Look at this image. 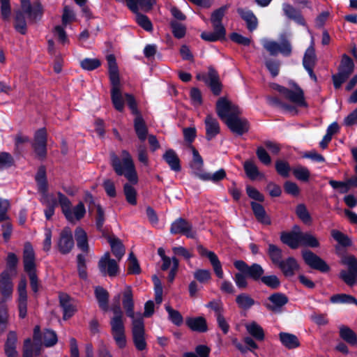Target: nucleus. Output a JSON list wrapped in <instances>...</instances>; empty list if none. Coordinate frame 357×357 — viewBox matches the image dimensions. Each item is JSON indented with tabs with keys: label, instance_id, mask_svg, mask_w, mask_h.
<instances>
[{
	"label": "nucleus",
	"instance_id": "1",
	"mask_svg": "<svg viewBox=\"0 0 357 357\" xmlns=\"http://www.w3.org/2000/svg\"><path fill=\"white\" fill-rule=\"evenodd\" d=\"M123 158L121 159L115 153L111 155L110 165L117 176H123L129 183H126L123 186V193L126 202L132 205L137 204L136 189L132 185H136L139 178L133 160L128 151H122Z\"/></svg>",
	"mask_w": 357,
	"mask_h": 357
},
{
	"label": "nucleus",
	"instance_id": "2",
	"mask_svg": "<svg viewBox=\"0 0 357 357\" xmlns=\"http://www.w3.org/2000/svg\"><path fill=\"white\" fill-rule=\"evenodd\" d=\"M234 266L238 271L234 274L233 279L239 289H245L248 287V279L255 282H261L265 272L261 264L252 263L249 265L241 259L235 260Z\"/></svg>",
	"mask_w": 357,
	"mask_h": 357
},
{
	"label": "nucleus",
	"instance_id": "3",
	"mask_svg": "<svg viewBox=\"0 0 357 357\" xmlns=\"http://www.w3.org/2000/svg\"><path fill=\"white\" fill-rule=\"evenodd\" d=\"M289 85L293 87L294 90L289 89L277 83H273L271 88L296 105H293L284 102L282 109L291 113L292 115H297L298 114L297 107L306 108L308 107V104L305 100L304 91L298 84L294 81L291 80Z\"/></svg>",
	"mask_w": 357,
	"mask_h": 357
},
{
	"label": "nucleus",
	"instance_id": "4",
	"mask_svg": "<svg viewBox=\"0 0 357 357\" xmlns=\"http://www.w3.org/2000/svg\"><path fill=\"white\" fill-rule=\"evenodd\" d=\"M108 65V73L111 88V100L112 105L118 112H123L124 109V100L120 89V76L116 59L113 54L106 56Z\"/></svg>",
	"mask_w": 357,
	"mask_h": 357
},
{
	"label": "nucleus",
	"instance_id": "5",
	"mask_svg": "<svg viewBox=\"0 0 357 357\" xmlns=\"http://www.w3.org/2000/svg\"><path fill=\"white\" fill-rule=\"evenodd\" d=\"M111 310L114 314L109 321L111 333L118 347L123 349L127 343L123 312L119 304L113 305Z\"/></svg>",
	"mask_w": 357,
	"mask_h": 357
},
{
	"label": "nucleus",
	"instance_id": "6",
	"mask_svg": "<svg viewBox=\"0 0 357 357\" xmlns=\"http://www.w3.org/2000/svg\"><path fill=\"white\" fill-rule=\"evenodd\" d=\"M22 259L24 271L29 278L31 288L36 293L38 291L39 284L36 274V254L30 242H26L24 245Z\"/></svg>",
	"mask_w": 357,
	"mask_h": 357
},
{
	"label": "nucleus",
	"instance_id": "7",
	"mask_svg": "<svg viewBox=\"0 0 357 357\" xmlns=\"http://www.w3.org/2000/svg\"><path fill=\"white\" fill-rule=\"evenodd\" d=\"M245 190L248 196L255 200L250 202V206L256 220L263 225H270L271 224L270 217L267 215L264 207L258 203L264 202V195L251 185H247Z\"/></svg>",
	"mask_w": 357,
	"mask_h": 357
},
{
	"label": "nucleus",
	"instance_id": "8",
	"mask_svg": "<svg viewBox=\"0 0 357 357\" xmlns=\"http://www.w3.org/2000/svg\"><path fill=\"white\" fill-rule=\"evenodd\" d=\"M341 262L347 270H341L339 278L349 287H354L357 284V257L354 255H345Z\"/></svg>",
	"mask_w": 357,
	"mask_h": 357
},
{
	"label": "nucleus",
	"instance_id": "9",
	"mask_svg": "<svg viewBox=\"0 0 357 357\" xmlns=\"http://www.w3.org/2000/svg\"><path fill=\"white\" fill-rule=\"evenodd\" d=\"M132 338L137 351H142L147 349L144 322L142 317L134 319L132 323Z\"/></svg>",
	"mask_w": 357,
	"mask_h": 357
},
{
	"label": "nucleus",
	"instance_id": "10",
	"mask_svg": "<svg viewBox=\"0 0 357 357\" xmlns=\"http://www.w3.org/2000/svg\"><path fill=\"white\" fill-rule=\"evenodd\" d=\"M262 46L273 56H276L280 53L284 56L287 57L292 52L291 44L287 39L282 40L280 43L274 40L264 39L262 40Z\"/></svg>",
	"mask_w": 357,
	"mask_h": 357
},
{
	"label": "nucleus",
	"instance_id": "11",
	"mask_svg": "<svg viewBox=\"0 0 357 357\" xmlns=\"http://www.w3.org/2000/svg\"><path fill=\"white\" fill-rule=\"evenodd\" d=\"M301 256L305 264L310 268L326 273L330 271V266L319 256L310 250L301 251Z\"/></svg>",
	"mask_w": 357,
	"mask_h": 357
},
{
	"label": "nucleus",
	"instance_id": "12",
	"mask_svg": "<svg viewBox=\"0 0 357 357\" xmlns=\"http://www.w3.org/2000/svg\"><path fill=\"white\" fill-rule=\"evenodd\" d=\"M169 231L172 234H180L192 239L195 238L197 235L192 224L183 218H178L172 222Z\"/></svg>",
	"mask_w": 357,
	"mask_h": 357
},
{
	"label": "nucleus",
	"instance_id": "13",
	"mask_svg": "<svg viewBox=\"0 0 357 357\" xmlns=\"http://www.w3.org/2000/svg\"><path fill=\"white\" fill-rule=\"evenodd\" d=\"M20 11L28 15L29 22L35 23L41 20L43 8L40 2L35 1L31 4L30 0H20Z\"/></svg>",
	"mask_w": 357,
	"mask_h": 357
},
{
	"label": "nucleus",
	"instance_id": "14",
	"mask_svg": "<svg viewBox=\"0 0 357 357\" xmlns=\"http://www.w3.org/2000/svg\"><path fill=\"white\" fill-rule=\"evenodd\" d=\"M74 240L73 233L70 227H64L56 242V248L59 252L62 255H67L71 252L74 247Z\"/></svg>",
	"mask_w": 357,
	"mask_h": 357
},
{
	"label": "nucleus",
	"instance_id": "15",
	"mask_svg": "<svg viewBox=\"0 0 357 357\" xmlns=\"http://www.w3.org/2000/svg\"><path fill=\"white\" fill-rule=\"evenodd\" d=\"M27 281L25 277L21 278L17 285L18 298L17 300L19 317L24 319L27 314Z\"/></svg>",
	"mask_w": 357,
	"mask_h": 357
},
{
	"label": "nucleus",
	"instance_id": "16",
	"mask_svg": "<svg viewBox=\"0 0 357 357\" xmlns=\"http://www.w3.org/2000/svg\"><path fill=\"white\" fill-rule=\"evenodd\" d=\"M98 266L103 275H108L109 277H115L119 271V266L117 262L110 258L109 252H105L100 258Z\"/></svg>",
	"mask_w": 357,
	"mask_h": 357
},
{
	"label": "nucleus",
	"instance_id": "17",
	"mask_svg": "<svg viewBox=\"0 0 357 357\" xmlns=\"http://www.w3.org/2000/svg\"><path fill=\"white\" fill-rule=\"evenodd\" d=\"M225 123L231 132L240 136L248 132L250 130V123L245 118L233 116L226 119Z\"/></svg>",
	"mask_w": 357,
	"mask_h": 357
},
{
	"label": "nucleus",
	"instance_id": "18",
	"mask_svg": "<svg viewBox=\"0 0 357 357\" xmlns=\"http://www.w3.org/2000/svg\"><path fill=\"white\" fill-rule=\"evenodd\" d=\"M59 305L63 310V319L67 320L71 318L77 311L73 303V298L67 294L60 293L59 295Z\"/></svg>",
	"mask_w": 357,
	"mask_h": 357
},
{
	"label": "nucleus",
	"instance_id": "19",
	"mask_svg": "<svg viewBox=\"0 0 357 357\" xmlns=\"http://www.w3.org/2000/svg\"><path fill=\"white\" fill-rule=\"evenodd\" d=\"M282 8L284 15L288 20H292L296 24L301 26L306 25L305 20L300 10L296 8L292 5L288 3H283L282 5Z\"/></svg>",
	"mask_w": 357,
	"mask_h": 357
},
{
	"label": "nucleus",
	"instance_id": "20",
	"mask_svg": "<svg viewBox=\"0 0 357 357\" xmlns=\"http://www.w3.org/2000/svg\"><path fill=\"white\" fill-rule=\"evenodd\" d=\"M276 266L287 278L294 275L295 272L300 268L297 260L294 257H288L285 259H282Z\"/></svg>",
	"mask_w": 357,
	"mask_h": 357
},
{
	"label": "nucleus",
	"instance_id": "21",
	"mask_svg": "<svg viewBox=\"0 0 357 357\" xmlns=\"http://www.w3.org/2000/svg\"><path fill=\"white\" fill-rule=\"evenodd\" d=\"M13 291V284L8 271H2L0 274L1 298L10 300Z\"/></svg>",
	"mask_w": 357,
	"mask_h": 357
},
{
	"label": "nucleus",
	"instance_id": "22",
	"mask_svg": "<svg viewBox=\"0 0 357 357\" xmlns=\"http://www.w3.org/2000/svg\"><path fill=\"white\" fill-rule=\"evenodd\" d=\"M206 86L215 96L220 95L222 90V84L220 80L218 71L212 66H209V79Z\"/></svg>",
	"mask_w": 357,
	"mask_h": 357
},
{
	"label": "nucleus",
	"instance_id": "23",
	"mask_svg": "<svg viewBox=\"0 0 357 357\" xmlns=\"http://www.w3.org/2000/svg\"><path fill=\"white\" fill-rule=\"evenodd\" d=\"M17 335L15 331H10L4 344L3 349L6 357H19L17 351Z\"/></svg>",
	"mask_w": 357,
	"mask_h": 357
},
{
	"label": "nucleus",
	"instance_id": "24",
	"mask_svg": "<svg viewBox=\"0 0 357 357\" xmlns=\"http://www.w3.org/2000/svg\"><path fill=\"white\" fill-rule=\"evenodd\" d=\"M236 12L241 18L245 22L246 27L249 31L252 32L257 29L258 26V20L251 10L238 8Z\"/></svg>",
	"mask_w": 357,
	"mask_h": 357
},
{
	"label": "nucleus",
	"instance_id": "25",
	"mask_svg": "<svg viewBox=\"0 0 357 357\" xmlns=\"http://www.w3.org/2000/svg\"><path fill=\"white\" fill-rule=\"evenodd\" d=\"M122 305L127 317L134 319V301L132 288L127 286L123 292Z\"/></svg>",
	"mask_w": 357,
	"mask_h": 357
},
{
	"label": "nucleus",
	"instance_id": "26",
	"mask_svg": "<svg viewBox=\"0 0 357 357\" xmlns=\"http://www.w3.org/2000/svg\"><path fill=\"white\" fill-rule=\"evenodd\" d=\"M301 231H283L280 234V241L291 249H297L301 244Z\"/></svg>",
	"mask_w": 357,
	"mask_h": 357
},
{
	"label": "nucleus",
	"instance_id": "27",
	"mask_svg": "<svg viewBox=\"0 0 357 357\" xmlns=\"http://www.w3.org/2000/svg\"><path fill=\"white\" fill-rule=\"evenodd\" d=\"M206 139L211 141L220 132V125L218 120L208 114L205 119Z\"/></svg>",
	"mask_w": 357,
	"mask_h": 357
},
{
	"label": "nucleus",
	"instance_id": "28",
	"mask_svg": "<svg viewBox=\"0 0 357 357\" xmlns=\"http://www.w3.org/2000/svg\"><path fill=\"white\" fill-rule=\"evenodd\" d=\"M185 324L195 332L205 333L208 331L206 320L203 317H187Z\"/></svg>",
	"mask_w": 357,
	"mask_h": 357
},
{
	"label": "nucleus",
	"instance_id": "29",
	"mask_svg": "<svg viewBox=\"0 0 357 357\" xmlns=\"http://www.w3.org/2000/svg\"><path fill=\"white\" fill-rule=\"evenodd\" d=\"M126 3L130 11L137 13L139 11V8L144 11L151 10L156 1L155 0H126Z\"/></svg>",
	"mask_w": 357,
	"mask_h": 357
},
{
	"label": "nucleus",
	"instance_id": "30",
	"mask_svg": "<svg viewBox=\"0 0 357 357\" xmlns=\"http://www.w3.org/2000/svg\"><path fill=\"white\" fill-rule=\"evenodd\" d=\"M229 7L230 4H225L212 12L210 21L213 28L225 29L222 24V20Z\"/></svg>",
	"mask_w": 357,
	"mask_h": 357
},
{
	"label": "nucleus",
	"instance_id": "31",
	"mask_svg": "<svg viewBox=\"0 0 357 357\" xmlns=\"http://www.w3.org/2000/svg\"><path fill=\"white\" fill-rule=\"evenodd\" d=\"M268 301L273 304H266L268 310L275 311L278 308H280L289 302L288 297L283 293L276 292L272 294L268 298Z\"/></svg>",
	"mask_w": 357,
	"mask_h": 357
},
{
	"label": "nucleus",
	"instance_id": "32",
	"mask_svg": "<svg viewBox=\"0 0 357 357\" xmlns=\"http://www.w3.org/2000/svg\"><path fill=\"white\" fill-rule=\"evenodd\" d=\"M231 109V102L225 97L220 98L216 102V112L220 119L224 121L229 117Z\"/></svg>",
	"mask_w": 357,
	"mask_h": 357
},
{
	"label": "nucleus",
	"instance_id": "33",
	"mask_svg": "<svg viewBox=\"0 0 357 357\" xmlns=\"http://www.w3.org/2000/svg\"><path fill=\"white\" fill-rule=\"evenodd\" d=\"M162 158L172 170L176 172L181 170V160L174 150L172 149L167 150L163 154Z\"/></svg>",
	"mask_w": 357,
	"mask_h": 357
},
{
	"label": "nucleus",
	"instance_id": "34",
	"mask_svg": "<svg viewBox=\"0 0 357 357\" xmlns=\"http://www.w3.org/2000/svg\"><path fill=\"white\" fill-rule=\"evenodd\" d=\"M56 195L59 199V204L61 208L62 213L65 218L68 221L73 222V215L71 210L72 204L70 200L61 192H57Z\"/></svg>",
	"mask_w": 357,
	"mask_h": 357
},
{
	"label": "nucleus",
	"instance_id": "35",
	"mask_svg": "<svg viewBox=\"0 0 357 357\" xmlns=\"http://www.w3.org/2000/svg\"><path fill=\"white\" fill-rule=\"evenodd\" d=\"M35 180L38 185V191L43 195H46L48 191V183L45 166L40 165L38 167Z\"/></svg>",
	"mask_w": 357,
	"mask_h": 357
},
{
	"label": "nucleus",
	"instance_id": "36",
	"mask_svg": "<svg viewBox=\"0 0 357 357\" xmlns=\"http://www.w3.org/2000/svg\"><path fill=\"white\" fill-rule=\"evenodd\" d=\"M75 238L77 248L83 252L88 253L89 250L88 236L86 232L81 227L75 230Z\"/></svg>",
	"mask_w": 357,
	"mask_h": 357
},
{
	"label": "nucleus",
	"instance_id": "37",
	"mask_svg": "<svg viewBox=\"0 0 357 357\" xmlns=\"http://www.w3.org/2000/svg\"><path fill=\"white\" fill-rule=\"evenodd\" d=\"M226 29L213 28V31H203L200 37L207 42L222 41L225 39Z\"/></svg>",
	"mask_w": 357,
	"mask_h": 357
},
{
	"label": "nucleus",
	"instance_id": "38",
	"mask_svg": "<svg viewBox=\"0 0 357 357\" xmlns=\"http://www.w3.org/2000/svg\"><path fill=\"white\" fill-rule=\"evenodd\" d=\"M279 337L282 344L289 349H296L300 346L298 338L294 334L280 332Z\"/></svg>",
	"mask_w": 357,
	"mask_h": 357
},
{
	"label": "nucleus",
	"instance_id": "39",
	"mask_svg": "<svg viewBox=\"0 0 357 357\" xmlns=\"http://www.w3.org/2000/svg\"><path fill=\"white\" fill-rule=\"evenodd\" d=\"M134 129L138 139L141 142H144L147 137L148 128L142 115L135 116L134 119Z\"/></svg>",
	"mask_w": 357,
	"mask_h": 357
},
{
	"label": "nucleus",
	"instance_id": "40",
	"mask_svg": "<svg viewBox=\"0 0 357 357\" xmlns=\"http://www.w3.org/2000/svg\"><path fill=\"white\" fill-rule=\"evenodd\" d=\"M95 296L98 303L99 307L104 312L109 309V293L102 287H97L95 289Z\"/></svg>",
	"mask_w": 357,
	"mask_h": 357
},
{
	"label": "nucleus",
	"instance_id": "41",
	"mask_svg": "<svg viewBox=\"0 0 357 357\" xmlns=\"http://www.w3.org/2000/svg\"><path fill=\"white\" fill-rule=\"evenodd\" d=\"M15 30L22 35H25L27 32V24L24 12L20 9L15 11L14 24Z\"/></svg>",
	"mask_w": 357,
	"mask_h": 357
},
{
	"label": "nucleus",
	"instance_id": "42",
	"mask_svg": "<svg viewBox=\"0 0 357 357\" xmlns=\"http://www.w3.org/2000/svg\"><path fill=\"white\" fill-rule=\"evenodd\" d=\"M354 62L353 59L349 56L347 54H344L342 56L340 63L338 66V71L346 74L350 77L354 70Z\"/></svg>",
	"mask_w": 357,
	"mask_h": 357
},
{
	"label": "nucleus",
	"instance_id": "43",
	"mask_svg": "<svg viewBox=\"0 0 357 357\" xmlns=\"http://www.w3.org/2000/svg\"><path fill=\"white\" fill-rule=\"evenodd\" d=\"M339 333L340 337L350 345L357 344V335L349 327L342 326Z\"/></svg>",
	"mask_w": 357,
	"mask_h": 357
},
{
	"label": "nucleus",
	"instance_id": "44",
	"mask_svg": "<svg viewBox=\"0 0 357 357\" xmlns=\"http://www.w3.org/2000/svg\"><path fill=\"white\" fill-rule=\"evenodd\" d=\"M235 301L238 307L244 310L251 308L255 304V301L248 294L242 293L236 297Z\"/></svg>",
	"mask_w": 357,
	"mask_h": 357
},
{
	"label": "nucleus",
	"instance_id": "45",
	"mask_svg": "<svg viewBox=\"0 0 357 357\" xmlns=\"http://www.w3.org/2000/svg\"><path fill=\"white\" fill-rule=\"evenodd\" d=\"M246 330L248 333L256 340L263 341L265 338L264 331L263 328L255 321L246 326Z\"/></svg>",
	"mask_w": 357,
	"mask_h": 357
},
{
	"label": "nucleus",
	"instance_id": "46",
	"mask_svg": "<svg viewBox=\"0 0 357 357\" xmlns=\"http://www.w3.org/2000/svg\"><path fill=\"white\" fill-rule=\"evenodd\" d=\"M267 255L272 264L275 266L282 259V250L276 245L270 243L268 246Z\"/></svg>",
	"mask_w": 357,
	"mask_h": 357
},
{
	"label": "nucleus",
	"instance_id": "47",
	"mask_svg": "<svg viewBox=\"0 0 357 357\" xmlns=\"http://www.w3.org/2000/svg\"><path fill=\"white\" fill-rule=\"evenodd\" d=\"M197 176L203 181H212L213 183H217L225 179L227 174L225 170L221 168L212 174L210 173H204L197 174Z\"/></svg>",
	"mask_w": 357,
	"mask_h": 357
},
{
	"label": "nucleus",
	"instance_id": "48",
	"mask_svg": "<svg viewBox=\"0 0 357 357\" xmlns=\"http://www.w3.org/2000/svg\"><path fill=\"white\" fill-rule=\"evenodd\" d=\"M317 62V56L315 54V50L313 45H311L306 50L303 58V68L314 67Z\"/></svg>",
	"mask_w": 357,
	"mask_h": 357
},
{
	"label": "nucleus",
	"instance_id": "49",
	"mask_svg": "<svg viewBox=\"0 0 357 357\" xmlns=\"http://www.w3.org/2000/svg\"><path fill=\"white\" fill-rule=\"evenodd\" d=\"M296 214L297 217L306 225L311 224L312 218L304 204H298L296 207Z\"/></svg>",
	"mask_w": 357,
	"mask_h": 357
},
{
	"label": "nucleus",
	"instance_id": "50",
	"mask_svg": "<svg viewBox=\"0 0 357 357\" xmlns=\"http://www.w3.org/2000/svg\"><path fill=\"white\" fill-rule=\"evenodd\" d=\"M134 13L135 14V22L139 26H141L143 29L149 32L153 31V24L150 19L148 17V16L141 13L139 11Z\"/></svg>",
	"mask_w": 357,
	"mask_h": 357
},
{
	"label": "nucleus",
	"instance_id": "51",
	"mask_svg": "<svg viewBox=\"0 0 357 357\" xmlns=\"http://www.w3.org/2000/svg\"><path fill=\"white\" fill-rule=\"evenodd\" d=\"M109 244L113 255L118 260H121L125 254V248L121 240L119 238L113 240L109 239Z\"/></svg>",
	"mask_w": 357,
	"mask_h": 357
},
{
	"label": "nucleus",
	"instance_id": "52",
	"mask_svg": "<svg viewBox=\"0 0 357 357\" xmlns=\"http://www.w3.org/2000/svg\"><path fill=\"white\" fill-rule=\"evenodd\" d=\"M292 173L298 181L307 182L310 180V172L306 167L297 165L292 169Z\"/></svg>",
	"mask_w": 357,
	"mask_h": 357
},
{
	"label": "nucleus",
	"instance_id": "53",
	"mask_svg": "<svg viewBox=\"0 0 357 357\" xmlns=\"http://www.w3.org/2000/svg\"><path fill=\"white\" fill-rule=\"evenodd\" d=\"M301 244L312 248H319L320 243L318 239L310 233L301 231Z\"/></svg>",
	"mask_w": 357,
	"mask_h": 357
},
{
	"label": "nucleus",
	"instance_id": "54",
	"mask_svg": "<svg viewBox=\"0 0 357 357\" xmlns=\"http://www.w3.org/2000/svg\"><path fill=\"white\" fill-rule=\"evenodd\" d=\"M19 262L17 256L14 252H8L6 259V268L3 271H8L9 274L15 273Z\"/></svg>",
	"mask_w": 357,
	"mask_h": 357
},
{
	"label": "nucleus",
	"instance_id": "55",
	"mask_svg": "<svg viewBox=\"0 0 357 357\" xmlns=\"http://www.w3.org/2000/svg\"><path fill=\"white\" fill-rule=\"evenodd\" d=\"M243 168L247 176L251 180H255L260 174L257 166L251 160H246L243 164Z\"/></svg>",
	"mask_w": 357,
	"mask_h": 357
},
{
	"label": "nucleus",
	"instance_id": "56",
	"mask_svg": "<svg viewBox=\"0 0 357 357\" xmlns=\"http://www.w3.org/2000/svg\"><path fill=\"white\" fill-rule=\"evenodd\" d=\"M332 303H357V299L353 296L346 294H334L330 298Z\"/></svg>",
	"mask_w": 357,
	"mask_h": 357
},
{
	"label": "nucleus",
	"instance_id": "57",
	"mask_svg": "<svg viewBox=\"0 0 357 357\" xmlns=\"http://www.w3.org/2000/svg\"><path fill=\"white\" fill-rule=\"evenodd\" d=\"M77 268L79 278L86 280L88 278L87 268L85 256L82 254L77 255Z\"/></svg>",
	"mask_w": 357,
	"mask_h": 357
},
{
	"label": "nucleus",
	"instance_id": "58",
	"mask_svg": "<svg viewBox=\"0 0 357 357\" xmlns=\"http://www.w3.org/2000/svg\"><path fill=\"white\" fill-rule=\"evenodd\" d=\"M43 343L46 347H53L58 341L56 332L52 329H45L43 334Z\"/></svg>",
	"mask_w": 357,
	"mask_h": 357
},
{
	"label": "nucleus",
	"instance_id": "59",
	"mask_svg": "<svg viewBox=\"0 0 357 357\" xmlns=\"http://www.w3.org/2000/svg\"><path fill=\"white\" fill-rule=\"evenodd\" d=\"M165 310L168 313L169 319L172 323L177 326H180L183 324V316L178 310L173 309L169 305H166Z\"/></svg>",
	"mask_w": 357,
	"mask_h": 357
},
{
	"label": "nucleus",
	"instance_id": "60",
	"mask_svg": "<svg viewBox=\"0 0 357 357\" xmlns=\"http://www.w3.org/2000/svg\"><path fill=\"white\" fill-rule=\"evenodd\" d=\"M275 167L277 173L283 178H288L290 171L292 170L289 164L282 160H276Z\"/></svg>",
	"mask_w": 357,
	"mask_h": 357
},
{
	"label": "nucleus",
	"instance_id": "61",
	"mask_svg": "<svg viewBox=\"0 0 357 357\" xmlns=\"http://www.w3.org/2000/svg\"><path fill=\"white\" fill-rule=\"evenodd\" d=\"M128 259V273L130 275H139L141 273L142 270L133 252L130 253Z\"/></svg>",
	"mask_w": 357,
	"mask_h": 357
},
{
	"label": "nucleus",
	"instance_id": "62",
	"mask_svg": "<svg viewBox=\"0 0 357 357\" xmlns=\"http://www.w3.org/2000/svg\"><path fill=\"white\" fill-rule=\"evenodd\" d=\"M261 282L264 284L271 289H277L281 285V282L279 278L275 275H264L263 276Z\"/></svg>",
	"mask_w": 357,
	"mask_h": 357
},
{
	"label": "nucleus",
	"instance_id": "63",
	"mask_svg": "<svg viewBox=\"0 0 357 357\" xmlns=\"http://www.w3.org/2000/svg\"><path fill=\"white\" fill-rule=\"evenodd\" d=\"M331 235L333 238L343 247H349L352 244L351 240L349 236L338 230H333Z\"/></svg>",
	"mask_w": 357,
	"mask_h": 357
},
{
	"label": "nucleus",
	"instance_id": "64",
	"mask_svg": "<svg viewBox=\"0 0 357 357\" xmlns=\"http://www.w3.org/2000/svg\"><path fill=\"white\" fill-rule=\"evenodd\" d=\"M173 36L178 39L183 38L186 33V27L185 25L176 22L172 21L170 23Z\"/></svg>",
	"mask_w": 357,
	"mask_h": 357
}]
</instances>
